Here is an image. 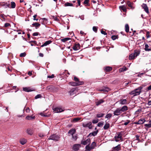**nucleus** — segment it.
I'll use <instances>...</instances> for the list:
<instances>
[{
    "label": "nucleus",
    "mask_w": 151,
    "mask_h": 151,
    "mask_svg": "<svg viewBox=\"0 0 151 151\" xmlns=\"http://www.w3.org/2000/svg\"><path fill=\"white\" fill-rule=\"evenodd\" d=\"M41 21H43L44 23H46L47 21V19L45 18H43L40 19Z\"/></svg>",
    "instance_id": "nucleus-56"
},
{
    "label": "nucleus",
    "mask_w": 151,
    "mask_h": 151,
    "mask_svg": "<svg viewBox=\"0 0 151 151\" xmlns=\"http://www.w3.org/2000/svg\"><path fill=\"white\" fill-rule=\"evenodd\" d=\"M53 89V87L50 86H48L47 88H46V89L50 90V91H52Z\"/></svg>",
    "instance_id": "nucleus-51"
},
{
    "label": "nucleus",
    "mask_w": 151,
    "mask_h": 151,
    "mask_svg": "<svg viewBox=\"0 0 151 151\" xmlns=\"http://www.w3.org/2000/svg\"><path fill=\"white\" fill-rule=\"evenodd\" d=\"M119 37L118 35H113L111 36V39L112 40H115L116 39H118Z\"/></svg>",
    "instance_id": "nucleus-30"
},
{
    "label": "nucleus",
    "mask_w": 151,
    "mask_h": 151,
    "mask_svg": "<svg viewBox=\"0 0 151 151\" xmlns=\"http://www.w3.org/2000/svg\"><path fill=\"white\" fill-rule=\"evenodd\" d=\"M54 77V75L52 74L51 76H47V78H51Z\"/></svg>",
    "instance_id": "nucleus-63"
},
{
    "label": "nucleus",
    "mask_w": 151,
    "mask_h": 151,
    "mask_svg": "<svg viewBox=\"0 0 151 151\" xmlns=\"http://www.w3.org/2000/svg\"><path fill=\"white\" fill-rule=\"evenodd\" d=\"M127 122L124 123V125H127L129 124L130 122V121L129 120H127L126 121Z\"/></svg>",
    "instance_id": "nucleus-58"
},
{
    "label": "nucleus",
    "mask_w": 151,
    "mask_h": 151,
    "mask_svg": "<svg viewBox=\"0 0 151 151\" xmlns=\"http://www.w3.org/2000/svg\"><path fill=\"white\" fill-rule=\"evenodd\" d=\"M121 150V146L120 145H118L116 146L113 148V150L114 151H118Z\"/></svg>",
    "instance_id": "nucleus-15"
},
{
    "label": "nucleus",
    "mask_w": 151,
    "mask_h": 151,
    "mask_svg": "<svg viewBox=\"0 0 151 151\" xmlns=\"http://www.w3.org/2000/svg\"><path fill=\"white\" fill-rule=\"evenodd\" d=\"M119 102L121 104L124 105L127 104V100L125 99H121L119 101Z\"/></svg>",
    "instance_id": "nucleus-22"
},
{
    "label": "nucleus",
    "mask_w": 151,
    "mask_h": 151,
    "mask_svg": "<svg viewBox=\"0 0 151 151\" xmlns=\"http://www.w3.org/2000/svg\"><path fill=\"white\" fill-rule=\"evenodd\" d=\"M80 147V145L78 144L74 145L73 147V149L75 151H77L78 150Z\"/></svg>",
    "instance_id": "nucleus-10"
},
{
    "label": "nucleus",
    "mask_w": 151,
    "mask_h": 151,
    "mask_svg": "<svg viewBox=\"0 0 151 151\" xmlns=\"http://www.w3.org/2000/svg\"><path fill=\"white\" fill-rule=\"evenodd\" d=\"M89 0H85L83 2L84 4H87L88 3Z\"/></svg>",
    "instance_id": "nucleus-61"
},
{
    "label": "nucleus",
    "mask_w": 151,
    "mask_h": 151,
    "mask_svg": "<svg viewBox=\"0 0 151 151\" xmlns=\"http://www.w3.org/2000/svg\"><path fill=\"white\" fill-rule=\"evenodd\" d=\"M143 88L142 86H140L135 89L134 90L132 91L130 93V95H133V96H136L140 94L141 92V90Z\"/></svg>",
    "instance_id": "nucleus-1"
},
{
    "label": "nucleus",
    "mask_w": 151,
    "mask_h": 151,
    "mask_svg": "<svg viewBox=\"0 0 151 151\" xmlns=\"http://www.w3.org/2000/svg\"><path fill=\"white\" fill-rule=\"evenodd\" d=\"M132 54L134 55V56L136 57L139 55L140 54V52L138 51H134V53H132Z\"/></svg>",
    "instance_id": "nucleus-35"
},
{
    "label": "nucleus",
    "mask_w": 151,
    "mask_h": 151,
    "mask_svg": "<svg viewBox=\"0 0 151 151\" xmlns=\"http://www.w3.org/2000/svg\"><path fill=\"white\" fill-rule=\"evenodd\" d=\"M23 91H26L27 92H29L35 91L34 89L32 88H31L29 87L23 88Z\"/></svg>",
    "instance_id": "nucleus-8"
},
{
    "label": "nucleus",
    "mask_w": 151,
    "mask_h": 151,
    "mask_svg": "<svg viewBox=\"0 0 151 151\" xmlns=\"http://www.w3.org/2000/svg\"><path fill=\"white\" fill-rule=\"evenodd\" d=\"M94 149V148H93V147L89 146V145H86V149L87 151H90L92 149Z\"/></svg>",
    "instance_id": "nucleus-25"
},
{
    "label": "nucleus",
    "mask_w": 151,
    "mask_h": 151,
    "mask_svg": "<svg viewBox=\"0 0 151 151\" xmlns=\"http://www.w3.org/2000/svg\"><path fill=\"white\" fill-rule=\"evenodd\" d=\"M26 133L27 134H28L30 135H32V134H33V132L32 131V130L29 128H28L26 130Z\"/></svg>",
    "instance_id": "nucleus-17"
},
{
    "label": "nucleus",
    "mask_w": 151,
    "mask_h": 151,
    "mask_svg": "<svg viewBox=\"0 0 151 151\" xmlns=\"http://www.w3.org/2000/svg\"><path fill=\"white\" fill-rule=\"evenodd\" d=\"M128 68H127L125 66H123L122 68H120L119 69V72L120 73L122 72H124V71H126L127 70Z\"/></svg>",
    "instance_id": "nucleus-24"
},
{
    "label": "nucleus",
    "mask_w": 151,
    "mask_h": 151,
    "mask_svg": "<svg viewBox=\"0 0 151 151\" xmlns=\"http://www.w3.org/2000/svg\"><path fill=\"white\" fill-rule=\"evenodd\" d=\"M117 33V32L114 30H111V31L109 32V35H114L116 34Z\"/></svg>",
    "instance_id": "nucleus-34"
},
{
    "label": "nucleus",
    "mask_w": 151,
    "mask_h": 151,
    "mask_svg": "<svg viewBox=\"0 0 151 151\" xmlns=\"http://www.w3.org/2000/svg\"><path fill=\"white\" fill-rule=\"evenodd\" d=\"M64 6H73V4L72 3L69 2H66L64 4Z\"/></svg>",
    "instance_id": "nucleus-41"
},
{
    "label": "nucleus",
    "mask_w": 151,
    "mask_h": 151,
    "mask_svg": "<svg viewBox=\"0 0 151 151\" xmlns=\"http://www.w3.org/2000/svg\"><path fill=\"white\" fill-rule=\"evenodd\" d=\"M4 26L5 27H11V24H10L9 23H6L4 24Z\"/></svg>",
    "instance_id": "nucleus-54"
},
{
    "label": "nucleus",
    "mask_w": 151,
    "mask_h": 151,
    "mask_svg": "<svg viewBox=\"0 0 151 151\" xmlns=\"http://www.w3.org/2000/svg\"><path fill=\"white\" fill-rule=\"evenodd\" d=\"M136 57L133 54H131L129 56V59L130 60H132L134 58H135Z\"/></svg>",
    "instance_id": "nucleus-38"
},
{
    "label": "nucleus",
    "mask_w": 151,
    "mask_h": 151,
    "mask_svg": "<svg viewBox=\"0 0 151 151\" xmlns=\"http://www.w3.org/2000/svg\"><path fill=\"white\" fill-rule=\"evenodd\" d=\"M115 137V141L116 142H118L119 140H117L116 138H120L121 139L122 138V134H121V133H119L118 134L117 136Z\"/></svg>",
    "instance_id": "nucleus-26"
},
{
    "label": "nucleus",
    "mask_w": 151,
    "mask_h": 151,
    "mask_svg": "<svg viewBox=\"0 0 151 151\" xmlns=\"http://www.w3.org/2000/svg\"><path fill=\"white\" fill-rule=\"evenodd\" d=\"M147 91H150L151 90V85L149 86L147 88Z\"/></svg>",
    "instance_id": "nucleus-64"
},
{
    "label": "nucleus",
    "mask_w": 151,
    "mask_h": 151,
    "mask_svg": "<svg viewBox=\"0 0 151 151\" xmlns=\"http://www.w3.org/2000/svg\"><path fill=\"white\" fill-rule=\"evenodd\" d=\"M96 146V142H92L91 145L90 146L91 147H93V148H94Z\"/></svg>",
    "instance_id": "nucleus-47"
},
{
    "label": "nucleus",
    "mask_w": 151,
    "mask_h": 151,
    "mask_svg": "<svg viewBox=\"0 0 151 151\" xmlns=\"http://www.w3.org/2000/svg\"><path fill=\"white\" fill-rule=\"evenodd\" d=\"M64 111V110L62 109L61 108L56 107L54 109V111L56 113H60Z\"/></svg>",
    "instance_id": "nucleus-14"
},
{
    "label": "nucleus",
    "mask_w": 151,
    "mask_h": 151,
    "mask_svg": "<svg viewBox=\"0 0 151 151\" xmlns=\"http://www.w3.org/2000/svg\"><path fill=\"white\" fill-rule=\"evenodd\" d=\"M84 82H76L72 81L69 83V85L73 86H79L81 85H82L83 84Z\"/></svg>",
    "instance_id": "nucleus-3"
},
{
    "label": "nucleus",
    "mask_w": 151,
    "mask_h": 151,
    "mask_svg": "<svg viewBox=\"0 0 151 151\" xmlns=\"http://www.w3.org/2000/svg\"><path fill=\"white\" fill-rule=\"evenodd\" d=\"M127 4L131 8V9H134V7H133L132 6L133 4L130 1H127Z\"/></svg>",
    "instance_id": "nucleus-31"
},
{
    "label": "nucleus",
    "mask_w": 151,
    "mask_h": 151,
    "mask_svg": "<svg viewBox=\"0 0 151 151\" xmlns=\"http://www.w3.org/2000/svg\"><path fill=\"white\" fill-rule=\"evenodd\" d=\"M122 111H120L118 109H117L114 112V115L118 116L122 113Z\"/></svg>",
    "instance_id": "nucleus-12"
},
{
    "label": "nucleus",
    "mask_w": 151,
    "mask_h": 151,
    "mask_svg": "<svg viewBox=\"0 0 151 151\" xmlns=\"http://www.w3.org/2000/svg\"><path fill=\"white\" fill-rule=\"evenodd\" d=\"M68 35H70L71 37H72L74 35V33L73 32H70L68 34Z\"/></svg>",
    "instance_id": "nucleus-62"
},
{
    "label": "nucleus",
    "mask_w": 151,
    "mask_h": 151,
    "mask_svg": "<svg viewBox=\"0 0 151 151\" xmlns=\"http://www.w3.org/2000/svg\"><path fill=\"white\" fill-rule=\"evenodd\" d=\"M104 71L105 72H109L112 70V68L109 66H107L104 68Z\"/></svg>",
    "instance_id": "nucleus-16"
},
{
    "label": "nucleus",
    "mask_w": 151,
    "mask_h": 151,
    "mask_svg": "<svg viewBox=\"0 0 151 151\" xmlns=\"http://www.w3.org/2000/svg\"><path fill=\"white\" fill-rule=\"evenodd\" d=\"M60 138V137L59 135H57L55 134H54L50 136L48 139H51L52 140H54L55 141L57 142L59 140Z\"/></svg>",
    "instance_id": "nucleus-2"
},
{
    "label": "nucleus",
    "mask_w": 151,
    "mask_h": 151,
    "mask_svg": "<svg viewBox=\"0 0 151 151\" xmlns=\"http://www.w3.org/2000/svg\"><path fill=\"white\" fill-rule=\"evenodd\" d=\"M104 102V101L103 99L100 100L99 101L96 102V106H98L100 105L101 104Z\"/></svg>",
    "instance_id": "nucleus-27"
},
{
    "label": "nucleus",
    "mask_w": 151,
    "mask_h": 151,
    "mask_svg": "<svg viewBox=\"0 0 151 151\" xmlns=\"http://www.w3.org/2000/svg\"><path fill=\"white\" fill-rule=\"evenodd\" d=\"M32 25L35 26V27H38L40 25V24L38 23H34L32 24Z\"/></svg>",
    "instance_id": "nucleus-48"
},
{
    "label": "nucleus",
    "mask_w": 151,
    "mask_h": 151,
    "mask_svg": "<svg viewBox=\"0 0 151 151\" xmlns=\"http://www.w3.org/2000/svg\"><path fill=\"white\" fill-rule=\"evenodd\" d=\"M110 91V89L108 87H104L103 88L99 90L100 91H103L104 93H106Z\"/></svg>",
    "instance_id": "nucleus-7"
},
{
    "label": "nucleus",
    "mask_w": 151,
    "mask_h": 151,
    "mask_svg": "<svg viewBox=\"0 0 151 151\" xmlns=\"http://www.w3.org/2000/svg\"><path fill=\"white\" fill-rule=\"evenodd\" d=\"M35 116H28L26 117L25 119L27 120H32L35 119Z\"/></svg>",
    "instance_id": "nucleus-23"
},
{
    "label": "nucleus",
    "mask_w": 151,
    "mask_h": 151,
    "mask_svg": "<svg viewBox=\"0 0 151 151\" xmlns=\"http://www.w3.org/2000/svg\"><path fill=\"white\" fill-rule=\"evenodd\" d=\"M99 122V119H94L93 120V121H92V123L94 124H96L97 123Z\"/></svg>",
    "instance_id": "nucleus-57"
},
{
    "label": "nucleus",
    "mask_w": 151,
    "mask_h": 151,
    "mask_svg": "<svg viewBox=\"0 0 151 151\" xmlns=\"http://www.w3.org/2000/svg\"><path fill=\"white\" fill-rule=\"evenodd\" d=\"M70 39H71V38H68V37H66V38H65L61 39V41L62 42H65L69 40Z\"/></svg>",
    "instance_id": "nucleus-29"
},
{
    "label": "nucleus",
    "mask_w": 151,
    "mask_h": 151,
    "mask_svg": "<svg viewBox=\"0 0 151 151\" xmlns=\"http://www.w3.org/2000/svg\"><path fill=\"white\" fill-rule=\"evenodd\" d=\"M100 32H101V34L104 35H107V33L106 32V31L103 30V29H102L100 30Z\"/></svg>",
    "instance_id": "nucleus-46"
},
{
    "label": "nucleus",
    "mask_w": 151,
    "mask_h": 151,
    "mask_svg": "<svg viewBox=\"0 0 151 151\" xmlns=\"http://www.w3.org/2000/svg\"><path fill=\"white\" fill-rule=\"evenodd\" d=\"M26 142H27V140L25 139H24L20 140V143L22 145L25 144Z\"/></svg>",
    "instance_id": "nucleus-42"
},
{
    "label": "nucleus",
    "mask_w": 151,
    "mask_h": 151,
    "mask_svg": "<svg viewBox=\"0 0 151 151\" xmlns=\"http://www.w3.org/2000/svg\"><path fill=\"white\" fill-rule=\"evenodd\" d=\"M131 31H132V32H132V34H130V35L132 36L133 35H134V33H136V30H133L132 29H131Z\"/></svg>",
    "instance_id": "nucleus-59"
},
{
    "label": "nucleus",
    "mask_w": 151,
    "mask_h": 151,
    "mask_svg": "<svg viewBox=\"0 0 151 151\" xmlns=\"http://www.w3.org/2000/svg\"><path fill=\"white\" fill-rule=\"evenodd\" d=\"M26 55V54L25 52H24L21 53V54H20L19 56L21 57H24Z\"/></svg>",
    "instance_id": "nucleus-55"
},
{
    "label": "nucleus",
    "mask_w": 151,
    "mask_h": 151,
    "mask_svg": "<svg viewBox=\"0 0 151 151\" xmlns=\"http://www.w3.org/2000/svg\"><path fill=\"white\" fill-rule=\"evenodd\" d=\"M142 6L144 9L145 12L147 13L148 14L149 13V11L147 5L145 4H142Z\"/></svg>",
    "instance_id": "nucleus-11"
},
{
    "label": "nucleus",
    "mask_w": 151,
    "mask_h": 151,
    "mask_svg": "<svg viewBox=\"0 0 151 151\" xmlns=\"http://www.w3.org/2000/svg\"><path fill=\"white\" fill-rule=\"evenodd\" d=\"M145 126L147 128L151 127V121H149L148 124H145Z\"/></svg>",
    "instance_id": "nucleus-28"
},
{
    "label": "nucleus",
    "mask_w": 151,
    "mask_h": 151,
    "mask_svg": "<svg viewBox=\"0 0 151 151\" xmlns=\"http://www.w3.org/2000/svg\"><path fill=\"white\" fill-rule=\"evenodd\" d=\"M80 34L82 36H85L87 34V32L81 30L80 32Z\"/></svg>",
    "instance_id": "nucleus-33"
},
{
    "label": "nucleus",
    "mask_w": 151,
    "mask_h": 151,
    "mask_svg": "<svg viewBox=\"0 0 151 151\" xmlns=\"http://www.w3.org/2000/svg\"><path fill=\"white\" fill-rule=\"evenodd\" d=\"M72 136L73 138L75 140H76L77 139V136L76 135L73 134Z\"/></svg>",
    "instance_id": "nucleus-60"
},
{
    "label": "nucleus",
    "mask_w": 151,
    "mask_h": 151,
    "mask_svg": "<svg viewBox=\"0 0 151 151\" xmlns=\"http://www.w3.org/2000/svg\"><path fill=\"white\" fill-rule=\"evenodd\" d=\"M145 122V120L144 119H141L139 120L137 122H138V123H139V124H141L144 123Z\"/></svg>",
    "instance_id": "nucleus-32"
},
{
    "label": "nucleus",
    "mask_w": 151,
    "mask_h": 151,
    "mask_svg": "<svg viewBox=\"0 0 151 151\" xmlns=\"http://www.w3.org/2000/svg\"><path fill=\"white\" fill-rule=\"evenodd\" d=\"M73 49L75 50H78L80 49V45L79 43H76L74 44L73 47Z\"/></svg>",
    "instance_id": "nucleus-6"
},
{
    "label": "nucleus",
    "mask_w": 151,
    "mask_h": 151,
    "mask_svg": "<svg viewBox=\"0 0 151 151\" xmlns=\"http://www.w3.org/2000/svg\"><path fill=\"white\" fill-rule=\"evenodd\" d=\"M111 113L108 114L106 115L105 118H106L109 119L111 118Z\"/></svg>",
    "instance_id": "nucleus-49"
},
{
    "label": "nucleus",
    "mask_w": 151,
    "mask_h": 151,
    "mask_svg": "<svg viewBox=\"0 0 151 151\" xmlns=\"http://www.w3.org/2000/svg\"><path fill=\"white\" fill-rule=\"evenodd\" d=\"M40 115H41L42 116H45V117H48L49 116V115H47L46 114H45L42 113H41L40 114Z\"/></svg>",
    "instance_id": "nucleus-52"
},
{
    "label": "nucleus",
    "mask_w": 151,
    "mask_h": 151,
    "mask_svg": "<svg viewBox=\"0 0 151 151\" xmlns=\"http://www.w3.org/2000/svg\"><path fill=\"white\" fill-rule=\"evenodd\" d=\"M117 109L122 112H124L128 110V107L126 106H124L122 108H119Z\"/></svg>",
    "instance_id": "nucleus-9"
},
{
    "label": "nucleus",
    "mask_w": 151,
    "mask_h": 151,
    "mask_svg": "<svg viewBox=\"0 0 151 151\" xmlns=\"http://www.w3.org/2000/svg\"><path fill=\"white\" fill-rule=\"evenodd\" d=\"M28 42L31 44V46H38V44H37V42L35 41H29Z\"/></svg>",
    "instance_id": "nucleus-19"
},
{
    "label": "nucleus",
    "mask_w": 151,
    "mask_h": 151,
    "mask_svg": "<svg viewBox=\"0 0 151 151\" xmlns=\"http://www.w3.org/2000/svg\"><path fill=\"white\" fill-rule=\"evenodd\" d=\"M81 119V118L79 117H76L74 118L72 120V122H76L79 121Z\"/></svg>",
    "instance_id": "nucleus-36"
},
{
    "label": "nucleus",
    "mask_w": 151,
    "mask_h": 151,
    "mask_svg": "<svg viewBox=\"0 0 151 151\" xmlns=\"http://www.w3.org/2000/svg\"><path fill=\"white\" fill-rule=\"evenodd\" d=\"M73 80L76 82H83V81H79V79L76 76L74 77Z\"/></svg>",
    "instance_id": "nucleus-45"
},
{
    "label": "nucleus",
    "mask_w": 151,
    "mask_h": 151,
    "mask_svg": "<svg viewBox=\"0 0 151 151\" xmlns=\"http://www.w3.org/2000/svg\"><path fill=\"white\" fill-rule=\"evenodd\" d=\"M16 4L14 2H11V7L10 8H14L15 7Z\"/></svg>",
    "instance_id": "nucleus-39"
},
{
    "label": "nucleus",
    "mask_w": 151,
    "mask_h": 151,
    "mask_svg": "<svg viewBox=\"0 0 151 151\" xmlns=\"http://www.w3.org/2000/svg\"><path fill=\"white\" fill-rule=\"evenodd\" d=\"M103 123L100 122L98 123L97 124V126L99 127H101L103 126Z\"/></svg>",
    "instance_id": "nucleus-53"
},
{
    "label": "nucleus",
    "mask_w": 151,
    "mask_h": 151,
    "mask_svg": "<svg viewBox=\"0 0 151 151\" xmlns=\"http://www.w3.org/2000/svg\"><path fill=\"white\" fill-rule=\"evenodd\" d=\"M76 132V129H72L69 130L68 132V134H70L71 135H73L75 134Z\"/></svg>",
    "instance_id": "nucleus-18"
},
{
    "label": "nucleus",
    "mask_w": 151,
    "mask_h": 151,
    "mask_svg": "<svg viewBox=\"0 0 151 151\" xmlns=\"http://www.w3.org/2000/svg\"><path fill=\"white\" fill-rule=\"evenodd\" d=\"M110 124H106L105 125H104V129H107L109 127Z\"/></svg>",
    "instance_id": "nucleus-43"
},
{
    "label": "nucleus",
    "mask_w": 151,
    "mask_h": 151,
    "mask_svg": "<svg viewBox=\"0 0 151 151\" xmlns=\"http://www.w3.org/2000/svg\"><path fill=\"white\" fill-rule=\"evenodd\" d=\"M104 115V114L103 113L97 114L96 115V117L97 118H101L103 117Z\"/></svg>",
    "instance_id": "nucleus-44"
},
{
    "label": "nucleus",
    "mask_w": 151,
    "mask_h": 151,
    "mask_svg": "<svg viewBox=\"0 0 151 151\" xmlns=\"http://www.w3.org/2000/svg\"><path fill=\"white\" fill-rule=\"evenodd\" d=\"M77 88H73L71 89L70 91H69L70 95H72L75 93H76V90Z\"/></svg>",
    "instance_id": "nucleus-13"
},
{
    "label": "nucleus",
    "mask_w": 151,
    "mask_h": 151,
    "mask_svg": "<svg viewBox=\"0 0 151 151\" xmlns=\"http://www.w3.org/2000/svg\"><path fill=\"white\" fill-rule=\"evenodd\" d=\"M98 132V130H97L96 131H95L94 132H93L92 133H90V134H91L92 136H96V135L97 134V133Z\"/></svg>",
    "instance_id": "nucleus-40"
},
{
    "label": "nucleus",
    "mask_w": 151,
    "mask_h": 151,
    "mask_svg": "<svg viewBox=\"0 0 151 151\" xmlns=\"http://www.w3.org/2000/svg\"><path fill=\"white\" fill-rule=\"evenodd\" d=\"M119 8L122 10L123 12H126L127 9L125 6H119Z\"/></svg>",
    "instance_id": "nucleus-37"
},
{
    "label": "nucleus",
    "mask_w": 151,
    "mask_h": 151,
    "mask_svg": "<svg viewBox=\"0 0 151 151\" xmlns=\"http://www.w3.org/2000/svg\"><path fill=\"white\" fill-rule=\"evenodd\" d=\"M82 126L85 128L88 127L90 129H91L92 128V123L91 122H89L87 123H83V124H82Z\"/></svg>",
    "instance_id": "nucleus-4"
},
{
    "label": "nucleus",
    "mask_w": 151,
    "mask_h": 151,
    "mask_svg": "<svg viewBox=\"0 0 151 151\" xmlns=\"http://www.w3.org/2000/svg\"><path fill=\"white\" fill-rule=\"evenodd\" d=\"M42 95L41 94H37L36 95V96H35V99H37L39 98H42Z\"/></svg>",
    "instance_id": "nucleus-50"
},
{
    "label": "nucleus",
    "mask_w": 151,
    "mask_h": 151,
    "mask_svg": "<svg viewBox=\"0 0 151 151\" xmlns=\"http://www.w3.org/2000/svg\"><path fill=\"white\" fill-rule=\"evenodd\" d=\"M52 41L50 40L47 41L45 42L44 44L42 45L41 47H43L45 46H46L49 44H50L51 43Z\"/></svg>",
    "instance_id": "nucleus-21"
},
{
    "label": "nucleus",
    "mask_w": 151,
    "mask_h": 151,
    "mask_svg": "<svg viewBox=\"0 0 151 151\" xmlns=\"http://www.w3.org/2000/svg\"><path fill=\"white\" fill-rule=\"evenodd\" d=\"M91 139L90 138H88L87 139L85 140H82L81 142V144L84 145H86L88 144H89L88 145H89L90 143Z\"/></svg>",
    "instance_id": "nucleus-5"
},
{
    "label": "nucleus",
    "mask_w": 151,
    "mask_h": 151,
    "mask_svg": "<svg viewBox=\"0 0 151 151\" xmlns=\"http://www.w3.org/2000/svg\"><path fill=\"white\" fill-rule=\"evenodd\" d=\"M145 45V51H151V47L148 48L149 46L147 44H144Z\"/></svg>",
    "instance_id": "nucleus-20"
}]
</instances>
